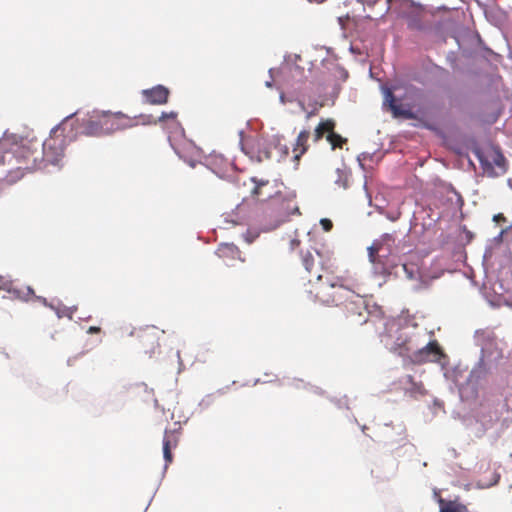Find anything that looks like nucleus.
<instances>
[{
  "label": "nucleus",
  "mask_w": 512,
  "mask_h": 512,
  "mask_svg": "<svg viewBox=\"0 0 512 512\" xmlns=\"http://www.w3.org/2000/svg\"><path fill=\"white\" fill-rule=\"evenodd\" d=\"M321 269L325 274L317 275V285L314 288V297L325 305H346L349 299L361 290L362 283L355 276L349 273L341 276H332L334 264L328 259L321 263Z\"/></svg>",
  "instance_id": "obj_1"
},
{
  "label": "nucleus",
  "mask_w": 512,
  "mask_h": 512,
  "mask_svg": "<svg viewBox=\"0 0 512 512\" xmlns=\"http://www.w3.org/2000/svg\"><path fill=\"white\" fill-rule=\"evenodd\" d=\"M40 142L37 139L21 138L8 147V166L7 181L14 183L21 179L25 171L35 169L40 161L41 152L39 151Z\"/></svg>",
  "instance_id": "obj_2"
},
{
  "label": "nucleus",
  "mask_w": 512,
  "mask_h": 512,
  "mask_svg": "<svg viewBox=\"0 0 512 512\" xmlns=\"http://www.w3.org/2000/svg\"><path fill=\"white\" fill-rule=\"evenodd\" d=\"M136 117L122 112L93 111L80 120L81 133L86 136H103L136 126Z\"/></svg>",
  "instance_id": "obj_3"
},
{
  "label": "nucleus",
  "mask_w": 512,
  "mask_h": 512,
  "mask_svg": "<svg viewBox=\"0 0 512 512\" xmlns=\"http://www.w3.org/2000/svg\"><path fill=\"white\" fill-rule=\"evenodd\" d=\"M70 120L71 116L64 119L51 130L49 137L43 143H40L42 147V160L56 165L63 159L66 146L73 138L72 135H69V133L72 132V123Z\"/></svg>",
  "instance_id": "obj_4"
},
{
  "label": "nucleus",
  "mask_w": 512,
  "mask_h": 512,
  "mask_svg": "<svg viewBox=\"0 0 512 512\" xmlns=\"http://www.w3.org/2000/svg\"><path fill=\"white\" fill-rule=\"evenodd\" d=\"M413 339L405 331H400L392 349L401 356H411L418 363L437 361L442 356V350L436 340L430 341L426 346L417 349Z\"/></svg>",
  "instance_id": "obj_5"
},
{
  "label": "nucleus",
  "mask_w": 512,
  "mask_h": 512,
  "mask_svg": "<svg viewBox=\"0 0 512 512\" xmlns=\"http://www.w3.org/2000/svg\"><path fill=\"white\" fill-rule=\"evenodd\" d=\"M132 336H135V346L144 354L150 357L160 351V336L164 331H160L154 326H147L133 331Z\"/></svg>",
  "instance_id": "obj_6"
},
{
  "label": "nucleus",
  "mask_w": 512,
  "mask_h": 512,
  "mask_svg": "<svg viewBox=\"0 0 512 512\" xmlns=\"http://www.w3.org/2000/svg\"><path fill=\"white\" fill-rule=\"evenodd\" d=\"M361 290H357L345 305L346 316L350 322L355 325H363L369 320V311L366 299L361 295Z\"/></svg>",
  "instance_id": "obj_7"
},
{
  "label": "nucleus",
  "mask_w": 512,
  "mask_h": 512,
  "mask_svg": "<svg viewBox=\"0 0 512 512\" xmlns=\"http://www.w3.org/2000/svg\"><path fill=\"white\" fill-rule=\"evenodd\" d=\"M0 290H5L14 297L28 301L34 296V290L30 286L15 287L13 282L0 275Z\"/></svg>",
  "instance_id": "obj_8"
},
{
  "label": "nucleus",
  "mask_w": 512,
  "mask_h": 512,
  "mask_svg": "<svg viewBox=\"0 0 512 512\" xmlns=\"http://www.w3.org/2000/svg\"><path fill=\"white\" fill-rule=\"evenodd\" d=\"M169 94L170 92L168 88L162 85H157L151 89L143 90L142 92L145 101L151 105L166 104L168 102Z\"/></svg>",
  "instance_id": "obj_9"
},
{
  "label": "nucleus",
  "mask_w": 512,
  "mask_h": 512,
  "mask_svg": "<svg viewBox=\"0 0 512 512\" xmlns=\"http://www.w3.org/2000/svg\"><path fill=\"white\" fill-rule=\"evenodd\" d=\"M179 430H165L163 437V456L166 466L173 461L172 449L176 448L179 442Z\"/></svg>",
  "instance_id": "obj_10"
},
{
  "label": "nucleus",
  "mask_w": 512,
  "mask_h": 512,
  "mask_svg": "<svg viewBox=\"0 0 512 512\" xmlns=\"http://www.w3.org/2000/svg\"><path fill=\"white\" fill-rule=\"evenodd\" d=\"M383 104L388 107L395 117L403 116L408 119L412 118V114L408 110L403 109L402 106L397 103L393 92L389 88L384 90Z\"/></svg>",
  "instance_id": "obj_11"
},
{
  "label": "nucleus",
  "mask_w": 512,
  "mask_h": 512,
  "mask_svg": "<svg viewBox=\"0 0 512 512\" xmlns=\"http://www.w3.org/2000/svg\"><path fill=\"white\" fill-rule=\"evenodd\" d=\"M310 137V131L307 129H304L299 132L295 143L293 144L292 153H293V159L295 162H299L301 157L308 151L309 149V140Z\"/></svg>",
  "instance_id": "obj_12"
},
{
  "label": "nucleus",
  "mask_w": 512,
  "mask_h": 512,
  "mask_svg": "<svg viewBox=\"0 0 512 512\" xmlns=\"http://www.w3.org/2000/svg\"><path fill=\"white\" fill-rule=\"evenodd\" d=\"M216 254L218 255L219 258H222L224 260H235L240 259L241 251L234 244L223 243L219 245Z\"/></svg>",
  "instance_id": "obj_13"
},
{
  "label": "nucleus",
  "mask_w": 512,
  "mask_h": 512,
  "mask_svg": "<svg viewBox=\"0 0 512 512\" xmlns=\"http://www.w3.org/2000/svg\"><path fill=\"white\" fill-rule=\"evenodd\" d=\"M335 121L333 119L321 120L314 130V141L321 140L325 134H330L334 131Z\"/></svg>",
  "instance_id": "obj_14"
},
{
  "label": "nucleus",
  "mask_w": 512,
  "mask_h": 512,
  "mask_svg": "<svg viewBox=\"0 0 512 512\" xmlns=\"http://www.w3.org/2000/svg\"><path fill=\"white\" fill-rule=\"evenodd\" d=\"M335 121L333 119L321 120L314 130V141L321 140L325 134H330L334 131Z\"/></svg>",
  "instance_id": "obj_15"
},
{
  "label": "nucleus",
  "mask_w": 512,
  "mask_h": 512,
  "mask_svg": "<svg viewBox=\"0 0 512 512\" xmlns=\"http://www.w3.org/2000/svg\"><path fill=\"white\" fill-rule=\"evenodd\" d=\"M335 121L333 119L321 120L314 130V141L321 140L325 134H330L334 131Z\"/></svg>",
  "instance_id": "obj_16"
},
{
  "label": "nucleus",
  "mask_w": 512,
  "mask_h": 512,
  "mask_svg": "<svg viewBox=\"0 0 512 512\" xmlns=\"http://www.w3.org/2000/svg\"><path fill=\"white\" fill-rule=\"evenodd\" d=\"M143 119L144 124H157L158 122H164L168 119L176 120L177 113L174 111H171L169 113L163 112L161 116L158 119H153L152 116H141Z\"/></svg>",
  "instance_id": "obj_17"
},
{
  "label": "nucleus",
  "mask_w": 512,
  "mask_h": 512,
  "mask_svg": "<svg viewBox=\"0 0 512 512\" xmlns=\"http://www.w3.org/2000/svg\"><path fill=\"white\" fill-rule=\"evenodd\" d=\"M440 504V512H468L464 505L457 504L452 501L445 502L443 499H440Z\"/></svg>",
  "instance_id": "obj_18"
},
{
  "label": "nucleus",
  "mask_w": 512,
  "mask_h": 512,
  "mask_svg": "<svg viewBox=\"0 0 512 512\" xmlns=\"http://www.w3.org/2000/svg\"><path fill=\"white\" fill-rule=\"evenodd\" d=\"M302 264L308 273H312L314 271L316 276L319 274L317 273V269H314L315 258L310 251L302 253Z\"/></svg>",
  "instance_id": "obj_19"
},
{
  "label": "nucleus",
  "mask_w": 512,
  "mask_h": 512,
  "mask_svg": "<svg viewBox=\"0 0 512 512\" xmlns=\"http://www.w3.org/2000/svg\"><path fill=\"white\" fill-rule=\"evenodd\" d=\"M284 204H285V201L283 199H281V197L277 196V197H273L272 200H271V203H270V206L277 210V214L278 216L282 219L283 217H286L289 215V212L288 211H284Z\"/></svg>",
  "instance_id": "obj_20"
},
{
  "label": "nucleus",
  "mask_w": 512,
  "mask_h": 512,
  "mask_svg": "<svg viewBox=\"0 0 512 512\" xmlns=\"http://www.w3.org/2000/svg\"><path fill=\"white\" fill-rule=\"evenodd\" d=\"M327 141L331 144L332 149L342 148L343 144L346 143V139L334 131L326 136Z\"/></svg>",
  "instance_id": "obj_21"
},
{
  "label": "nucleus",
  "mask_w": 512,
  "mask_h": 512,
  "mask_svg": "<svg viewBox=\"0 0 512 512\" xmlns=\"http://www.w3.org/2000/svg\"><path fill=\"white\" fill-rule=\"evenodd\" d=\"M382 249V244L380 242H374L369 248H368V254H369V260L372 262V263H377L378 262V259H377V255L378 253L380 252V250Z\"/></svg>",
  "instance_id": "obj_22"
},
{
  "label": "nucleus",
  "mask_w": 512,
  "mask_h": 512,
  "mask_svg": "<svg viewBox=\"0 0 512 512\" xmlns=\"http://www.w3.org/2000/svg\"><path fill=\"white\" fill-rule=\"evenodd\" d=\"M9 155H8V145L7 141L0 143V165L7 164L8 165Z\"/></svg>",
  "instance_id": "obj_23"
},
{
  "label": "nucleus",
  "mask_w": 512,
  "mask_h": 512,
  "mask_svg": "<svg viewBox=\"0 0 512 512\" xmlns=\"http://www.w3.org/2000/svg\"><path fill=\"white\" fill-rule=\"evenodd\" d=\"M493 160L495 162V164L498 166V167H503L504 163H505V158L504 156L499 153V152H495L494 155H493Z\"/></svg>",
  "instance_id": "obj_24"
},
{
  "label": "nucleus",
  "mask_w": 512,
  "mask_h": 512,
  "mask_svg": "<svg viewBox=\"0 0 512 512\" xmlns=\"http://www.w3.org/2000/svg\"><path fill=\"white\" fill-rule=\"evenodd\" d=\"M268 185V181L259 182L253 189V194L260 197L263 195L262 188Z\"/></svg>",
  "instance_id": "obj_25"
},
{
  "label": "nucleus",
  "mask_w": 512,
  "mask_h": 512,
  "mask_svg": "<svg viewBox=\"0 0 512 512\" xmlns=\"http://www.w3.org/2000/svg\"><path fill=\"white\" fill-rule=\"evenodd\" d=\"M321 225L325 231H329L332 228V222L329 219H322Z\"/></svg>",
  "instance_id": "obj_26"
},
{
  "label": "nucleus",
  "mask_w": 512,
  "mask_h": 512,
  "mask_svg": "<svg viewBox=\"0 0 512 512\" xmlns=\"http://www.w3.org/2000/svg\"><path fill=\"white\" fill-rule=\"evenodd\" d=\"M100 332H101V328L97 327V326H91L87 330L88 334H95V333H100Z\"/></svg>",
  "instance_id": "obj_27"
},
{
  "label": "nucleus",
  "mask_w": 512,
  "mask_h": 512,
  "mask_svg": "<svg viewBox=\"0 0 512 512\" xmlns=\"http://www.w3.org/2000/svg\"><path fill=\"white\" fill-rule=\"evenodd\" d=\"M361 2H363L364 4H367L368 6H373L375 4H377V2L379 0H360Z\"/></svg>",
  "instance_id": "obj_28"
},
{
  "label": "nucleus",
  "mask_w": 512,
  "mask_h": 512,
  "mask_svg": "<svg viewBox=\"0 0 512 512\" xmlns=\"http://www.w3.org/2000/svg\"><path fill=\"white\" fill-rule=\"evenodd\" d=\"M493 220L496 221V222L505 221V217H504L503 214L500 213V214L495 215Z\"/></svg>",
  "instance_id": "obj_29"
},
{
  "label": "nucleus",
  "mask_w": 512,
  "mask_h": 512,
  "mask_svg": "<svg viewBox=\"0 0 512 512\" xmlns=\"http://www.w3.org/2000/svg\"><path fill=\"white\" fill-rule=\"evenodd\" d=\"M383 239H384V240H387V241L394 242V237H393L392 235H390V234H385V235L383 236Z\"/></svg>",
  "instance_id": "obj_30"
},
{
  "label": "nucleus",
  "mask_w": 512,
  "mask_h": 512,
  "mask_svg": "<svg viewBox=\"0 0 512 512\" xmlns=\"http://www.w3.org/2000/svg\"><path fill=\"white\" fill-rule=\"evenodd\" d=\"M403 268H404L405 272L407 273L408 277H409V278H412V277H413V274H412V272H410V271L408 270L407 265H404V266H403Z\"/></svg>",
  "instance_id": "obj_31"
},
{
  "label": "nucleus",
  "mask_w": 512,
  "mask_h": 512,
  "mask_svg": "<svg viewBox=\"0 0 512 512\" xmlns=\"http://www.w3.org/2000/svg\"><path fill=\"white\" fill-rule=\"evenodd\" d=\"M399 215L400 213H397L396 215H390L388 216V218L391 220V221H396L398 218H399Z\"/></svg>",
  "instance_id": "obj_32"
},
{
  "label": "nucleus",
  "mask_w": 512,
  "mask_h": 512,
  "mask_svg": "<svg viewBox=\"0 0 512 512\" xmlns=\"http://www.w3.org/2000/svg\"><path fill=\"white\" fill-rule=\"evenodd\" d=\"M310 2H323L324 0H309Z\"/></svg>",
  "instance_id": "obj_33"
},
{
  "label": "nucleus",
  "mask_w": 512,
  "mask_h": 512,
  "mask_svg": "<svg viewBox=\"0 0 512 512\" xmlns=\"http://www.w3.org/2000/svg\"><path fill=\"white\" fill-rule=\"evenodd\" d=\"M266 85H267L268 87H271V83H270V82H266Z\"/></svg>",
  "instance_id": "obj_34"
},
{
  "label": "nucleus",
  "mask_w": 512,
  "mask_h": 512,
  "mask_svg": "<svg viewBox=\"0 0 512 512\" xmlns=\"http://www.w3.org/2000/svg\"><path fill=\"white\" fill-rule=\"evenodd\" d=\"M316 255L321 258V255L318 251H316Z\"/></svg>",
  "instance_id": "obj_35"
}]
</instances>
